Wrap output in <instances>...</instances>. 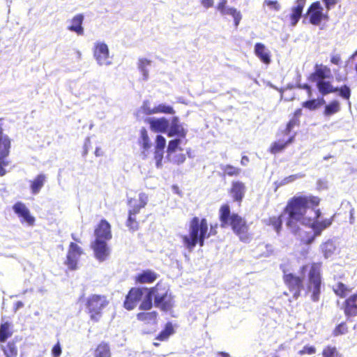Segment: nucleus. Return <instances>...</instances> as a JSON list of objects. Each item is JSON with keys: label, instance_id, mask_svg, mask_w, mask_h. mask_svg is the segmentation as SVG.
<instances>
[{"label": "nucleus", "instance_id": "obj_59", "mask_svg": "<svg viewBox=\"0 0 357 357\" xmlns=\"http://www.w3.org/2000/svg\"><path fill=\"white\" fill-rule=\"evenodd\" d=\"M103 153H104V152L101 148H100V147L96 148V150H95L96 156H97V157L102 156V155H103Z\"/></svg>", "mask_w": 357, "mask_h": 357}, {"label": "nucleus", "instance_id": "obj_22", "mask_svg": "<svg viewBox=\"0 0 357 357\" xmlns=\"http://www.w3.org/2000/svg\"><path fill=\"white\" fill-rule=\"evenodd\" d=\"M295 139L294 135L289 136L287 139H278L271 143L268 148V152L273 155H276L282 152L291 143L294 142Z\"/></svg>", "mask_w": 357, "mask_h": 357}, {"label": "nucleus", "instance_id": "obj_57", "mask_svg": "<svg viewBox=\"0 0 357 357\" xmlns=\"http://www.w3.org/2000/svg\"><path fill=\"white\" fill-rule=\"evenodd\" d=\"M301 115H302V109L298 108L294 111L292 117H294L296 119H300V117L301 116Z\"/></svg>", "mask_w": 357, "mask_h": 357}, {"label": "nucleus", "instance_id": "obj_36", "mask_svg": "<svg viewBox=\"0 0 357 357\" xmlns=\"http://www.w3.org/2000/svg\"><path fill=\"white\" fill-rule=\"evenodd\" d=\"M139 144L144 150H149L151 147V142L145 128L140 129Z\"/></svg>", "mask_w": 357, "mask_h": 357}, {"label": "nucleus", "instance_id": "obj_11", "mask_svg": "<svg viewBox=\"0 0 357 357\" xmlns=\"http://www.w3.org/2000/svg\"><path fill=\"white\" fill-rule=\"evenodd\" d=\"M140 203L139 204L135 205L131 209L128 211V217L126 221V226L128 229L135 231L139 229V222L137 220L136 215L140 211L142 208L146 205V197L144 195H139Z\"/></svg>", "mask_w": 357, "mask_h": 357}, {"label": "nucleus", "instance_id": "obj_35", "mask_svg": "<svg viewBox=\"0 0 357 357\" xmlns=\"http://www.w3.org/2000/svg\"><path fill=\"white\" fill-rule=\"evenodd\" d=\"M10 141L8 137H0V160L6 158L10 151Z\"/></svg>", "mask_w": 357, "mask_h": 357}, {"label": "nucleus", "instance_id": "obj_62", "mask_svg": "<svg viewBox=\"0 0 357 357\" xmlns=\"http://www.w3.org/2000/svg\"><path fill=\"white\" fill-rule=\"evenodd\" d=\"M185 155L181 154V155L178 157V160H176V162H177L178 164H179V163H182V162H183L185 161Z\"/></svg>", "mask_w": 357, "mask_h": 357}, {"label": "nucleus", "instance_id": "obj_29", "mask_svg": "<svg viewBox=\"0 0 357 357\" xmlns=\"http://www.w3.org/2000/svg\"><path fill=\"white\" fill-rule=\"evenodd\" d=\"M17 355V347L15 342L12 340L6 346L0 345V357H16Z\"/></svg>", "mask_w": 357, "mask_h": 357}, {"label": "nucleus", "instance_id": "obj_33", "mask_svg": "<svg viewBox=\"0 0 357 357\" xmlns=\"http://www.w3.org/2000/svg\"><path fill=\"white\" fill-rule=\"evenodd\" d=\"M174 333L175 330L174 328L173 324L171 322H167L165 324V328L156 336L155 340H158L160 342L167 341Z\"/></svg>", "mask_w": 357, "mask_h": 357}, {"label": "nucleus", "instance_id": "obj_23", "mask_svg": "<svg viewBox=\"0 0 357 357\" xmlns=\"http://www.w3.org/2000/svg\"><path fill=\"white\" fill-rule=\"evenodd\" d=\"M187 135V130L179 123L178 118L174 116L171 121L170 128L167 131L168 137L178 136L181 138H185Z\"/></svg>", "mask_w": 357, "mask_h": 357}, {"label": "nucleus", "instance_id": "obj_16", "mask_svg": "<svg viewBox=\"0 0 357 357\" xmlns=\"http://www.w3.org/2000/svg\"><path fill=\"white\" fill-rule=\"evenodd\" d=\"M246 192L245 184L241 181H233L231 187L228 190L232 200L241 205Z\"/></svg>", "mask_w": 357, "mask_h": 357}, {"label": "nucleus", "instance_id": "obj_3", "mask_svg": "<svg viewBox=\"0 0 357 357\" xmlns=\"http://www.w3.org/2000/svg\"><path fill=\"white\" fill-rule=\"evenodd\" d=\"M216 234L217 231L213 229L212 226L208 231L206 218L200 219L198 217H193L189 222L188 234L182 235L181 238L184 247L191 252L197 245L203 247L205 239L209 238L211 234L215 235Z\"/></svg>", "mask_w": 357, "mask_h": 357}, {"label": "nucleus", "instance_id": "obj_44", "mask_svg": "<svg viewBox=\"0 0 357 357\" xmlns=\"http://www.w3.org/2000/svg\"><path fill=\"white\" fill-rule=\"evenodd\" d=\"M154 112L155 114H174L175 113V111L172 106L165 104H160L158 106L154 107Z\"/></svg>", "mask_w": 357, "mask_h": 357}, {"label": "nucleus", "instance_id": "obj_12", "mask_svg": "<svg viewBox=\"0 0 357 357\" xmlns=\"http://www.w3.org/2000/svg\"><path fill=\"white\" fill-rule=\"evenodd\" d=\"M149 289L147 288H141V287H132L128 294L126 296L125 301L123 302V307L127 310H133L138 303L142 300L144 291H148Z\"/></svg>", "mask_w": 357, "mask_h": 357}, {"label": "nucleus", "instance_id": "obj_51", "mask_svg": "<svg viewBox=\"0 0 357 357\" xmlns=\"http://www.w3.org/2000/svg\"><path fill=\"white\" fill-rule=\"evenodd\" d=\"M335 352V347L328 346L323 349L322 357H333Z\"/></svg>", "mask_w": 357, "mask_h": 357}, {"label": "nucleus", "instance_id": "obj_41", "mask_svg": "<svg viewBox=\"0 0 357 357\" xmlns=\"http://www.w3.org/2000/svg\"><path fill=\"white\" fill-rule=\"evenodd\" d=\"M300 125V119H296L292 117L287 123L286 128L278 133V136H284L288 135L291 132L292 129L295 126H298Z\"/></svg>", "mask_w": 357, "mask_h": 357}, {"label": "nucleus", "instance_id": "obj_24", "mask_svg": "<svg viewBox=\"0 0 357 357\" xmlns=\"http://www.w3.org/2000/svg\"><path fill=\"white\" fill-rule=\"evenodd\" d=\"M158 275L152 270L146 269L135 275L134 280L136 284H151L156 280Z\"/></svg>", "mask_w": 357, "mask_h": 357}, {"label": "nucleus", "instance_id": "obj_46", "mask_svg": "<svg viewBox=\"0 0 357 357\" xmlns=\"http://www.w3.org/2000/svg\"><path fill=\"white\" fill-rule=\"evenodd\" d=\"M330 63L337 66H340L343 63L342 54L337 52L336 49H334L330 55Z\"/></svg>", "mask_w": 357, "mask_h": 357}, {"label": "nucleus", "instance_id": "obj_39", "mask_svg": "<svg viewBox=\"0 0 357 357\" xmlns=\"http://www.w3.org/2000/svg\"><path fill=\"white\" fill-rule=\"evenodd\" d=\"M10 324L7 321L0 325V342H4L11 337L13 332L10 330Z\"/></svg>", "mask_w": 357, "mask_h": 357}, {"label": "nucleus", "instance_id": "obj_26", "mask_svg": "<svg viewBox=\"0 0 357 357\" xmlns=\"http://www.w3.org/2000/svg\"><path fill=\"white\" fill-rule=\"evenodd\" d=\"M83 14H77L70 20V25L68 26V29L70 31L75 32L78 36L84 35V31L82 26L84 21Z\"/></svg>", "mask_w": 357, "mask_h": 357}, {"label": "nucleus", "instance_id": "obj_21", "mask_svg": "<svg viewBox=\"0 0 357 357\" xmlns=\"http://www.w3.org/2000/svg\"><path fill=\"white\" fill-rule=\"evenodd\" d=\"M307 0H296V6L291 8L289 16L290 25L294 26L300 20Z\"/></svg>", "mask_w": 357, "mask_h": 357}, {"label": "nucleus", "instance_id": "obj_7", "mask_svg": "<svg viewBox=\"0 0 357 357\" xmlns=\"http://www.w3.org/2000/svg\"><path fill=\"white\" fill-rule=\"evenodd\" d=\"M109 301L105 296L92 294L86 301L85 307L90 319L98 322L102 317V310L107 306Z\"/></svg>", "mask_w": 357, "mask_h": 357}, {"label": "nucleus", "instance_id": "obj_45", "mask_svg": "<svg viewBox=\"0 0 357 357\" xmlns=\"http://www.w3.org/2000/svg\"><path fill=\"white\" fill-rule=\"evenodd\" d=\"M348 332V326L345 321H342L337 325L333 330V335L335 337L342 335Z\"/></svg>", "mask_w": 357, "mask_h": 357}, {"label": "nucleus", "instance_id": "obj_50", "mask_svg": "<svg viewBox=\"0 0 357 357\" xmlns=\"http://www.w3.org/2000/svg\"><path fill=\"white\" fill-rule=\"evenodd\" d=\"M316 348L314 346L306 345L298 351V354L301 356L308 354L312 355L316 353Z\"/></svg>", "mask_w": 357, "mask_h": 357}, {"label": "nucleus", "instance_id": "obj_32", "mask_svg": "<svg viewBox=\"0 0 357 357\" xmlns=\"http://www.w3.org/2000/svg\"><path fill=\"white\" fill-rule=\"evenodd\" d=\"M94 357H112L109 344L106 342L99 343L94 350Z\"/></svg>", "mask_w": 357, "mask_h": 357}, {"label": "nucleus", "instance_id": "obj_43", "mask_svg": "<svg viewBox=\"0 0 357 357\" xmlns=\"http://www.w3.org/2000/svg\"><path fill=\"white\" fill-rule=\"evenodd\" d=\"M151 64V61L145 59V58H140L138 61V68L142 72L144 78L146 79L148 78V70L146 69L147 66H149Z\"/></svg>", "mask_w": 357, "mask_h": 357}, {"label": "nucleus", "instance_id": "obj_30", "mask_svg": "<svg viewBox=\"0 0 357 357\" xmlns=\"http://www.w3.org/2000/svg\"><path fill=\"white\" fill-rule=\"evenodd\" d=\"M166 145V139L162 135H157L155 139V158H157V166L160 165L161 160L162 158L163 150Z\"/></svg>", "mask_w": 357, "mask_h": 357}, {"label": "nucleus", "instance_id": "obj_10", "mask_svg": "<svg viewBox=\"0 0 357 357\" xmlns=\"http://www.w3.org/2000/svg\"><path fill=\"white\" fill-rule=\"evenodd\" d=\"M283 281L293 296L298 298L304 289L303 278L294 273H286L283 275Z\"/></svg>", "mask_w": 357, "mask_h": 357}, {"label": "nucleus", "instance_id": "obj_28", "mask_svg": "<svg viewBox=\"0 0 357 357\" xmlns=\"http://www.w3.org/2000/svg\"><path fill=\"white\" fill-rule=\"evenodd\" d=\"M255 54L260 59V61L268 65L271 63L270 52L266 49V46L261 43H257L255 45Z\"/></svg>", "mask_w": 357, "mask_h": 357}, {"label": "nucleus", "instance_id": "obj_18", "mask_svg": "<svg viewBox=\"0 0 357 357\" xmlns=\"http://www.w3.org/2000/svg\"><path fill=\"white\" fill-rule=\"evenodd\" d=\"M14 212L20 218L22 222H26L29 225H33L35 218L30 214L29 210L24 204L18 202L13 206Z\"/></svg>", "mask_w": 357, "mask_h": 357}, {"label": "nucleus", "instance_id": "obj_53", "mask_svg": "<svg viewBox=\"0 0 357 357\" xmlns=\"http://www.w3.org/2000/svg\"><path fill=\"white\" fill-rule=\"evenodd\" d=\"M91 147V142L89 137H86L83 145L82 155L86 156L88 154L89 149Z\"/></svg>", "mask_w": 357, "mask_h": 357}, {"label": "nucleus", "instance_id": "obj_61", "mask_svg": "<svg viewBox=\"0 0 357 357\" xmlns=\"http://www.w3.org/2000/svg\"><path fill=\"white\" fill-rule=\"evenodd\" d=\"M297 178H298V176L297 174L290 175L289 176L287 177L285 180L287 182H292L294 180H296Z\"/></svg>", "mask_w": 357, "mask_h": 357}, {"label": "nucleus", "instance_id": "obj_37", "mask_svg": "<svg viewBox=\"0 0 357 357\" xmlns=\"http://www.w3.org/2000/svg\"><path fill=\"white\" fill-rule=\"evenodd\" d=\"M221 169L224 176L236 177L241 173V169L239 167H234L231 165H223L222 166Z\"/></svg>", "mask_w": 357, "mask_h": 357}, {"label": "nucleus", "instance_id": "obj_47", "mask_svg": "<svg viewBox=\"0 0 357 357\" xmlns=\"http://www.w3.org/2000/svg\"><path fill=\"white\" fill-rule=\"evenodd\" d=\"M264 4L274 11H279L281 8V6L277 0H265Z\"/></svg>", "mask_w": 357, "mask_h": 357}, {"label": "nucleus", "instance_id": "obj_13", "mask_svg": "<svg viewBox=\"0 0 357 357\" xmlns=\"http://www.w3.org/2000/svg\"><path fill=\"white\" fill-rule=\"evenodd\" d=\"M93 54L99 65L108 66L112 63L109 60V48L106 43L102 42L96 43L93 49Z\"/></svg>", "mask_w": 357, "mask_h": 357}, {"label": "nucleus", "instance_id": "obj_17", "mask_svg": "<svg viewBox=\"0 0 357 357\" xmlns=\"http://www.w3.org/2000/svg\"><path fill=\"white\" fill-rule=\"evenodd\" d=\"M95 239L109 241L112 238V227L107 220L102 219L94 229Z\"/></svg>", "mask_w": 357, "mask_h": 357}, {"label": "nucleus", "instance_id": "obj_48", "mask_svg": "<svg viewBox=\"0 0 357 357\" xmlns=\"http://www.w3.org/2000/svg\"><path fill=\"white\" fill-rule=\"evenodd\" d=\"M181 144V139H174L172 140H170L167 146V153L169 154L174 153L176 151V150L178 149L179 144Z\"/></svg>", "mask_w": 357, "mask_h": 357}, {"label": "nucleus", "instance_id": "obj_9", "mask_svg": "<svg viewBox=\"0 0 357 357\" xmlns=\"http://www.w3.org/2000/svg\"><path fill=\"white\" fill-rule=\"evenodd\" d=\"M84 254L83 249L76 243L71 242L69 244L66 259L64 264L70 271H75L78 268V261L80 256Z\"/></svg>", "mask_w": 357, "mask_h": 357}, {"label": "nucleus", "instance_id": "obj_34", "mask_svg": "<svg viewBox=\"0 0 357 357\" xmlns=\"http://www.w3.org/2000/svg\"><path fill=\"white\" fill-rule=\"evenodd\" d=\"M46 177L44 174H38L31 182V190L33 194H37L39 192L40 189L44 185Z\"/></svg>", "mask_w": 357, "mask_h": 357}, {"label": "nucleus", "instance_id": "obj_56", "mask_svg": "<svg viewBox=\"0 0 357 357\" xmlns=\"http://www.w3.org/2000/svg\"><path fill=\"white\" fill-rule=\"evenodd\" d=\"M301 89H305L307 91V96L309 97L312 96V91L311 86L307 84H304L301 86Z\"/></svg>", "mask_w": 357, "mask_h": 357}, {"label": "nucleus", "instance_id": "obj_8", "mask_svg": "<svg viewBox=\"0 0 357 357\" xmlns=\"http://www.w3.org/2000/svg\"><path fill=\"white\" fill-rule=\"evenodd\" d=\"M307 16L309 22L314 26L319 25L322 21H327L329 18L328 12L324 11V8L319 1L310 4L307 8Z\"/></svg>", "mask_w": 357, "mask_h": 357}, {"label": "nucleus", "instance_id": "obj_64", "mask_svg": "<svg viewBox=\"0 0 357 357\" xmlns=\"http://www.w3.org/2000/svg\"><path fill=\"white\" fill-rule=\"evenodd\" d=\"M6 174V170L2 166L1 163H0V176H3Z\"/></svg>", "mask_w": 357, "mask_h": 357}, {"label": "nucleus", "instance_id": "obj_25", "mask_svg": "<svg viewBox=\"0 0 357 357\" xmlns=\"http://www.w3.org/2000/svg\"><path fill=\"white\" fill-rule=\"evenodd\" d=\"M342 107L340 102L337 99L331 100L326 104L322 111V115L327 119L337 114L341 111Z\"/></svg>", "mask_w": 357, "mask_h": 357}, {"label": "nucleus", "instance_id": "obj_63", "mask_svg": "<svg viewBox=\"0 0 357 357\" xmlns=\"http://www.w3.org/2000/svg\"><path fill=\"white\" fill-rule=\"evenodd\" d=\"M321 211L319 209H317L316 211H315V218L314 220H319V218L321 216Z\"/></svg>", "mask_w": 357, "mask_h": 357}, {"label": "nucleus", "instance_id": "obj_19", "mask_svg": "<svg viewBox=\"0 0 357 357\" xmlns=\"http://www.w3.org/2000/svg\"><path fill=\"white\" fill-rule=\"evenodd\" d=\"M342 310L347 319L357 316V291L345 299Z\"/></svg>", "mask_w": 357, "mask_h": 357}, {"label": "nucleus", "instance_id": "obj_58", "mask_svg": "<svg viewBox=\"0 0 357 357\" xmlns=\"http://www.w3.org/2000/svg\"><path fill=\"white\" fill-rule=\"evenodd\" d=\"M250 160L249 158L246 155H243L241 160V164L243 166L247 165V164L249 162Z\"/></svg>", "mask_w": 357, "mask_h": 357}, {"label": "nucleus", "instance_id": "obj_54", "mask_svg": "<svg viewBox=\"0 0 357 357\" xmlns=\"http://www.w3.org/2000/svg\"><path fill=\"white\" fill-rule=\"evenodd\" d=\"M327 10L333 8L337 3V0H322Z\"/></svg>", "mask_w": 357, "mask_h": 357}, {"label": "nucleus", "instance_id": "obj_5", "mask_svg": "<svg viewBox=\"0 0 357 357\" xmlns=\"http://www.w3.org/2000/svg\"><path fill=\"white\" fill-rule=\"evenodd\" d=\"M219 220L222 227H230L240 241L248 243L251 240V234L247 221L236 213H231L228 204H223L219 208Z\"/></svg>", "mask_w": 357, "mask_h": 357}, {"label": "nucleus", "instance_id": "obj_49", "mask_svg": "<svg viewBox=\"0 0 357 357\" xmlns=\"http://www.w3.org/2000/svg\"><path fill=\"white\" fill-rule=\"evenodd\" d=\"M141 109L145 115H151L155 114L154 107L151 108L150 107V102L148 100L143 102Z\"/></svg>", "mask_w": 357, "mask_h": 357}, {"label": "nucleus", "instance_id": "obj_15", "mask_svg": "<svg viewBox=\"0 0 357 357\" xmlns=\"http://www.w3.org/2000/svg\"><path fill=\"white\" fill-rule=\"evenodd\" d=\"M227 0H220L216 9L222 15H229L234 19V24L237 28L242 19V15L239 10L234 7L227 8Z\"/></svg>", "mask_w": 357, "mask_h": 357}, {"label": "nucleus", "instance_id": "obj_31", "mask_svg": "<svg viewBox=\"0 0 357 357\" xmlns=\"http://www.w3.org/2000/svg\"><path fill=\"white\" fill-rule=\"evenodd\" d=\"M158 313L155 311L142 312L137 314L138 321L145 324H153L157 321Z\"/></svg>", "mask_w": 357, "mask_h": 357}, {"label": "nucleus", "instance_id": "obj_6", "mask_svg": "<svg viewBox=\"0 0 357 357\" xmlns=\"http://www.w3.org/2000/svg\"><path fill=\"white\" fill-rule=\"evenodd\" d=\"M322 263L312 262L301 266V274L307 273L305 283V294L310 295L313 302H318L320 299L323 288L322 280Z\"/></svg>", "mask_w": 357, "mask_h": 357}, {"label": "nucleus", "instance_id": "obj_55", "mask_svg": "<svg viewBox=\"0 0 357 357\" xmlns=\"http://www.w3.org/2000/svg\"><path fill=\"white\" fill-rule=\"evenodd\" d=\"M201 4L204 8L208 9L213 6L214 1L213 0H201Z\"/></svg>", "mask_w": 357, "mask_h": 357}, {"label": "nucleus", "instance_id": "obj_1", "mask_svg": "<svg viewBox=\"0 0 357 357\" xmlns=\"http://www.w3.org/2000/svg\"><path fill=\"white\" fill-rule=\"evenodd\" d=\"M319 203L320 199L317 196L297 195L291 197L283 208L287 229L304 244L312 243L333 222V218L331 217L314 220L311 224H307V209L317 207Z\"/></svg>", "mask_w": 357, "mask_h": 357}, {"label": "nucleus", "instance_id": "obj_4", "mask_svg": "<svg viewBox=\"0 0 357 357\" xmlns=\"http://www.w3.org/2000/svg\"><path fill=\"white\" fill-rule=\"evenodd\" d=\"M152 296L154 299V306L161 311H170L174 306V296L169 287L162 282H158L149 289L147 295L139 305V310H149L152 308Z\"/></svg>", "mask_w": 357, "mask_h": 357}, {"label": "nucleus", "instance_id": "obj_2", "mask_svg": "<svg viewBox=\"0 0 357 357\" xmlns=\"http://www.w3.org/2000/svg\"><path fill=\"white\" fill-rule=\"evenodd\" d=\"M332 77L331 69L323 63H315L314 70L308 77V80L316 83L319 93L324 96L331 93H338V96L349 101L351 91L349 86L344 84L340 87L334 86L331 82L326 80ZM350 104V102H349Z\"/></svg>", "mask_w": 357, "mask_h": 357}, {"label": "nucleus", "instance_id": "obj_52", "mask_svg": "<svg viewBox=\"0 0 357 357\" xmlns=\"http://www.w3.org/2000/svg\"><path fill=\"white\" fill-rule=\"evenodd\" d=\"M61 353L62 350L60 342H57L52 349V357H59L61 355Z\"/></svg>", "mask_w": 357, "mask_h": 357}, {"label": "nucleus", "instance_id": "obj_27", "mask_svg": "<svg viewBox=\"0 0 357 357\" xmlns=\"http://www.w3.org/2000/svg\"><path fill=\"white\" fill-rule=\"evenodd\" d=\"M264 223L266 226L271 227L279 235L282 231V214L269 216L264 220Z\"/></svg>", "mask_w": 357, "mask_h": 357}, {"label": "nucleus", "instance_id": "obj_42", "mask_svg": "<svg viewBox=\"0 0 357 357\" xmlns=\"http://www.w3.org/2000/svg\"><path fill=\"white\" fill-rule=\"evenodd\" d=\"M351 289L347 287L344 283L339 282L333 288L335 294L341 298H344L351 291Z\"/></svg>", "mask_w": 357, "mask_h": 357}, {"label": "nucleus", "instance_id": "obj_20", "mask_svg": "<svg viewBox=\"0 0 357 357\" xmlns=\"http://www.w3.org/2000/svg\"><path fill=\"white\" fill-rule=\"evenodd\" d=\"M153 132H166L169 126V121L165 118H148L145 120Z\"/></svg>", "mask_w": 357, "mask_h": 357}, {"label": "nucleus", "instance_id": "obj_40", "mask_svg": "<svg viewBox=\"0 0 357 357\" xmlns=\"http://www.w3.org/2000/svg\"><path fill=\"white\" fill-rule=\"evenodd\" d=\"M321 250L325 258H328L334 253L335 245L331 241H328L321 244Z\"/></svg>", "mask_w": 357, "mask_h": 357}, {"label": "nucleus", "instance_id": "obj_60", "mask_svg": "<svg viewBox=\"0 0 357 357\" xmlns=\"http://www.w3.org/2000/svg\"><path fill=\"white\" fill-rule=\"evenodd\" d=\"M216 357H231V356L225 351H218L216 354Z\"/></svg>", "mask_w": 357, "mask_h": 357}, {"label": "nucleus", "instance_id": "obj_14", "mask_svg": "<svg viewBox=\"0 0 357 357\" xmlns=\"http://www.w3.org/2000/svg\"><path fill=\"white\" fill-rule=\"evenodd\" d=\"M107 241L102 239H95L91 244L94 256L99 261H105L109 256L110 249Z\"/></svg>", "mask_w": 357, "mask_h": 357}, {"label": "nucleus", "instance_id": "obj_38", "mask_svg": "<svg viewBox=\"0 0 357 357\" xmlns=\"http://www.w3.org/2000/svg\"><path fill=\"white\" fill-rule=\"evenodd\" d=\"M325 103L324 98L312 99L302 102V107L309 110H315Z\"/></svg>", "mask_w": 357, "mask_h": 357}]
</instances>
